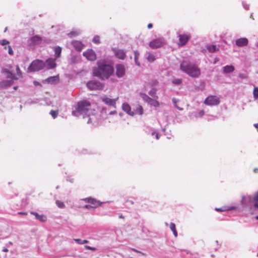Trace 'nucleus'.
I'll use <instances>...</instances> for the list:
<instances>
[{"label": "nucleus", "instance_id": "f257e3e1", "mask_svg": "<svg viewBox=\"0 0 258 258\" xmlns=\"http://www.w3.org/2000/svg\"><path fill=\"white\" fill-rule=\"evenodd\" d=\"M97 68L94 70L93 75L102 80H107L114 73V68L111 64L105 62H98Z\"/></svg>", "mask_w": 258, "mask_h": 258}, {"label": "nucleus", "instance_id": "f03ea898", "mask_svg": "<svg viewBox=\"0 0 258 258\" xmlns=\"http://www.w3.org/2000/svg\"><path fill=\"white\" fill-rule=\"evenodd\" d=\"M180 70L192 78H198L201 75V70L195 64L183 61L180 65Z\"/></svg>", "mask_w": 258, "mask_h": 258}, {"label": "nucleus", "instance_id": "7ed1b4c3", "mask_svg": "<svg viewBox=\"0 0 258 258\" xmlns=\"http://www.w3.org/2000/svg\"><path fill=\"white\" fill-rule=\"evenodd\" d=\"M88 204L83 208L85 209H95L102 205V203L92 197L85 198L82 200Z\"/></svg>", "mask_w": 258, "mask_h": 258}, {"label": "nucleus", "instance_id": "20e7f679", "mask_svg": "<svg viewBox=\"0 0 258 258\" xmlns=\"http://www.w3.org/2000/svg\"><path fill=\"white\" fill-rule=\"evenodd\" d=\"M45 63L43 61L39 59H36L33 60L28 70L29 72H36L40 71L44 68Z\"/></svg>", "mask_w": 258, "mask_h": 258}, {"label": "nucleus", "instance_id": "39448f33", "mask_svg": "<svg viewBox=\"0 0 258 258\" xmlns=\"http://www.w3.org/2000/svg\"><path fill=\"white\" fill-rule=\"evenodd\" d=\"M165 44V41L163 38H158L153 39L149 42V45L152 49H157L163 46Z\"/></svg>", "mask_w": 258, "mask_h": 258}, {"label": "nucleus", "instance_id": "423d86ee", "mask_svg": "<svg viewBox=\"0 0 258 258\" xmlns=\"http://www.w3.org/2000/svg\"><path fill=\"white\" fill-rule=\"evenodd\" d=\"M87 86L90 90H100L104 88V84L97 81H90L87 83Z\"/></svg>", "mask_w": 258, "mask_h": 258}, {"label": "nucleus", "instance_id": "0eeeda50", "mask_svg": "<svg viewBox=\"0 0 258 258\" xmlns=\"http://www.w3.org/2000/svg\"><path fill=\"white\" fill-rule=\"evenodd\" d=\"M91 106L90 103L86 100H83L79 102L78 103V106L76 108V111L78 112H84L85 113L86 111L88 110L89 108Z\"/></svg>", "mask_w": 258, "mask_h": 258}, {"label": "nucleus", "instance_id": "6e6552de", "mask_svg": "<svg viewBox=\"0 0 258 258\" xmlns=\"http://www.w3.org/2000/svg\"><path fill=\"white\" fill-rule=\"evenodd\" d=\"M204 103L210 106L217 105L220 103V98L216 96L210 95L206 98Z\"/></svg>", "mask_w": 258, "mask_h": 258}, {"label": "nucleus", "instance_id": "1a4fd4ad", "mask_svg": "<svg viewBox=\"0 0 258 258\" xmlns=\"http://www.w3.org/2000/svg\"><path fill=\"white\" fill-rule=\"evenodd\" d=\"M190 37L189 35L186 34L179 35V43H178V45L180 46L185 45L188 41Z\"/></svg>", "mask_w": 258, "mask_h": 258}, {"label": "nucleus", "instance_id": "9d476101", "mask_svg": "<svg viewBox=\"0 0 258 258\" xmlns=\"http://www.w3.org/2000/svg\"><path fill=\"white\" fill-rule=\"evenodd\" d=\"M83 55L89 60L94 61L96 59V54L92 49L84 52Z\"/></svg>", "mask_w": 258, "mask_h": 258}, {"label": "nucleus", "instance_id": "9b49d317", "mask_svg": "<svg viewBox=\"0 0 258 258\" xmlns=\"http://www.w3.org/2000/svg\"><path fill=\"white\" fill-rule=\"evenodd\" d=\"M16 71L17 74L16 75H14L12 73L9 72V71H7L6 72L8 74L7 77L10 79H12L14 80H17L19 78L22 77V73L18 66H16Z\"/></svg>", "mask_w": 258, "mask_h": 258}, {"label": "nucleus", "instance_id": "f8f14e48", "mask_svg": "<svg viewBox=\"0 0 258 258\" xmlns=\"http://www.w3.org/2000/svg\"><path fill=\"white\" fill-rule=\"evenodd\" d=\"M115 68L117 77L118 78L122 77L125 75V73L124 66L123 64H118L116 65Z\"/></svg>", "mask_w": 258, "mask_h": 258}, {"label": "nucleus", "instance_id": "ddd939ff", "mask_svg": "<svg viewBox=\"0 0 258 258\" xmlns=\"http://www.w3.org/2000/svg\"><path fill=\"white\" fill-rule=\"evenodd\" d=\"M42 38L41 37L36 35L31 38L30 40L29 45L31 47H34L36 45H38L41 43Z\"/></svg>", "mask_w": 258, "mask_h": 258}, {"label": "nucleus", "instance_id": "4468645a", "mask_svg": "<svg viewBox=\"0 0 258 258\" xmlns=\"http://www.w3.org/2000/svg\"><path fill=\"white\" fill-rule=\"evenodd\" d=\"M248 40L246 38H240L236 40V45L238 47H243L247 45Z\"/></svg>", "mask_w": 258, "mask_h": 258}, {"label": "nucleus", "instance_id": "2eb2a0df", "mask_svg": "<svg viewBox=\"0 0 258 258\" xmlns=\"http://www.w3.org/2000/svg\"><path fill=\"white\" fill-rule=\"evenodd\" d=\"M118 99L117 98L115 99H112L108 97H103L102 98V101L105 104L112 106H115L116 104V101Z\"/></svg>", "mask_w": 258, "mask_h": 258}, {"label": "nucleus", "instance_id": "dca6fc26", "mask_svg": "<svg viewBox=\"0 0 258 258\" xmlns=\"http://www.w3.org/2000/svg\"><path fill=\"white\" fill-rule=\"evenodd\" d=\"M158 98V96H155V97H153V98L150 97L147 103L154 107H159L160 106V103L157 100Z\"/></svg>", "mask_w": 258, "mask_h": 258}, {"label": "nucleus", "instance_id": "f3484780", "mask_svg": "<svg viewBox=\"0 0 258 258\" xmlns=\"http://www.w3.org/2000/svg\"><path fill=\"white\" fill-rule=\"evenodd\" d=\"M31 214L34 215L36 219L41 222H45L46 221V217L43 214L39 215L36 212H31Z\"/></svg>", "mask_w": 258, "mask_h": 258}, {"label": "nucleus", "instance_id": "a211bd4d", "mask_svg": "<svg viewBox=\"0 0 258 258\" xmlns=\"http://www.w3.org/2000/svg\"><path fill=\"white\" fill-rule=\"evenodd\" d=\"M46 64L48 66V68L50 69L54 68L56 66V64L55 62V59L51 58H48L46 60Z\"/></svg>", "mask_w": 258, "mask_h": 258}, {"label": "nucleus", "instance_id": "6ab92c4d", "mask_svg": "<svg viewBox=\"0 0 258 258\" xmlns=\"http://www.w3.org/2000/svg\"><path fill=\"white\" fill-rule=\"evenodd\" d=\"M115 56L121 59H123L125 56V53L122 50H116L115 51Z\"/></svg>", "mask_w": 258, "mask_h": 258}, {"label": "nucleus", "instance_id": "aec40b11", "mask_svg": "<svg viewBox=\"0 0 258 258\" xmlns=\"http://www.w3.org/2000/svg\"><path fill=\"white\" fill-rule=\"evenodd\" d=\"M122 109L124 111L126 112L128 114L131 115L133 116L134 114V113L131 111V107L127 103H123Z\"/></svg>", "mask_w": 258, "mask_h": 258}, {"label": "nucleus", "instance_id": "412c9836", "mask_svg": "<svg viewBox=\"0 0 258 258\" xmlns=\"http://www.w3.org/2000/svg\"><path fill=\"white\" fill-rule=\"evenodd\" d=\"M72 44L78 51H80L83 49V44L80 41L77 40L73 41Z\"/></svg>", "mask_w": 258, "mask_h": 258}, {"label": "nucleus", "instance_id": "4be33fe9", "mask_svg": "<svg viewBox=\"0 0 258 258\" xmlns=\"http://www.w3.org/2000/svg\"><path fill=\"white\" fill-rule=\"evenodd\" d=\"M234 71V68L233 66H226L223 68V71L225 73H229Z\"/></svg>", "mask_w": 258, "mask_h": 258}, {"label": "nucleus", "instance_id": "5701e85b", "mask_svg": "<svg viewBox=\"0 0 258 258\" xmlns=\"http://www.w3.org/2000/svg\"><path fill=\"white\" fill-rule=\"evenodd\" d=\"M54 51L55 52V56L56 58H58L60 56L61 53V48L59 46L54 47Z\"/></svg>", "mask_w": 258, "mask_h": 258}, {"label": "nucleus", "instance_id": "b1692460", "mask_svg": "<svg viewBox=\"0 0 258 258\" xmlns=\"http://www.w3.org/2000/svg\"><path fill=\"white\" fill-rule=\"evenodd\" d=\"M13 82L11 81H4L0 83V86L1 87L5 88L12 85Z\"/></svg>", "mask_w": 258, "mask_h": 258}, {"label": "nucleus", "instance_id": "393cba45", "mask_svg": "<svg viewBox=\"0 0 258 258\" xmlns=\"http://www.w3.org/2000/svg\"><path fill=\"white\" fill-rule=\"evenodd\" d=\"M207 48L210 52L212 53L217 51L219 50V49L217 47L216 45H208L207 46Z\"/></svg>", "mask_w": 258, "mask_h": 258}, {"label": "nucleus", "instance_id": "a878e982", "mask_svg": "<svg viewBox=\"0 0 258 258\" xmlns=\"http://www.w3.org/2000/svg\"><path fill=\"white\" fill-rule=\"evenodd\" d=\"M170 228L171 230L172 231L174 236L176 237L178 234L176 230L175 225L173 223H171L170 224Z\"/></svg>", "mask_w": 258, "mask_h": 258}, {"label": "nucleus", "instance_id": "bb28decb", "mask_svg": "<svg viewBox=\"0 0 258 258\" xmlns=\"http://www.w3.org/2000/svg\"><path fill=\"white\" fill-rule=\"evenodd\" d=\"M147 59L149 62H153L155 60L156 58L153 54L149 53Z\"/></svg>", "mask_w": 258, "mask_h": 258}, {"label": "nucleus", "instance_id": "cd10ccee", "mask_svg": "<svg viewBox=\"0 0 258 258\" xmlns=\"http://www.w3.org/2000/svg\"><path fill=\"white\" fill-rule=\"evenodd\" d=\"M139 56V52L138 51H134V58L135 63L138 65L140 66V63L138 61V57Z\"/></svg>", "mask_w": 258, "mask_h": 258}, {"label": "nucleus", "instance_id": "c85d7f7f", "mask_svg": "<svg viewBox=\"0 0 258 258\" xmlns=\"http://www.w3.org/2000/svg\"><path fill=\"white\" fill-rule=\"evenodd\" d=\"M182 82L181 79H175L172 81V83L175 85H179L182 83Z\"/></svg>", "mask_w": 258, "mask_h": 258}, {"label": "nucleus", "instance_id": "c756f323", "mask_svg": "<svg viewBox=\"0 0 258 258\" xmlns=\"http://www.w3.org/2000/svg\"><path fill=\"white\" fill-rule=\"evenodd\" d=\"M143 113V107L140 106L138 105V107L136 108V113H138L139 115H142Z\"/></svg>", "mask_w": 258, "mask_h": 258}, {"label": "nucleus", "instance_id": "7c9ffc66", "mask_svg": "<svg viewBox=\"0 0 258 258\" xmlns=\"http://www.w3.org/2000/svg\"><path fill=\"white\" fill-rule=\"evenodd\" d=\"M50 114L52 116L53 118H55L58 114V110H51L50 111Z\"/></svg>", "mask_w": 258, "mask_h": 258}, {"label": "nucleus", "instance_id": "2f4dec72", "mask_svg": "<svg viewBox=\"0 0 258 258\" xmlns=\"http://www.w3.org/2000/svg\"><path fill=\"white\" fill-rule=\"evenodd\" d=\"M253 97L255 99H257L258 98V88L254 87L253 91Z\"/></svg>", "mask_w": 258, "mask_h": 258}, {"label": "nucleus", "instance_id": "473e14b6", "mask_svg": "<svg viewBox=\"0 0 258 258\" xmlns=\"http://www.w3.org/2000/svg\"><path fill=\"white\" fill-rule=\"evenodd\" d=\"M55 203L57 207L59 208H63L65 207L64 203L60 201L57 200Z\"/></svg>", "mask_w": 258, "mask_h": 258}, {"label": "nucleus", "instance_id": "72a5a7b5", "mask_svg": "<svg viewBox=\"0 0 258 258\" xmlns=\"http://www.w3.org/2000/svg\"><path fill=\"white\" fill-rule=\"evenodd\" d=\"M232 208H227L226 207H222L220 208H216L215 210L218 212H223V211H226L228 210H231Z\"/></svg>", "mask_w": 258, "mask_h": 258}, {"label": "nucleus", "instance_id": "f704fd0d", "mask_svg": "<svg viewBox=\"0 0 258 258\" xmlns=\"http://www.w3.org/2000/svg\"><path fill=\"white\" fill-rule=\"evenodd\" d=\"M156 94V89L155 88H153L149 92V94L153 97H155V96Z\"/></svg>", "mask_w": 258, "mask_h": 258}, {"label": "nucleus", "instance_id": "c9c22d12", "mask_svg": "<svg viewBox=\"0 0 258 258\" xmlns=\"http://www.w3.org/2000/svg\"><path fill=\"white\" fill-rule=\"evenodd\" d=\"M253 201L254 202V206L258 209V194L253 197Z\"/></svg>", "mask_w": 258, "mask_h": 258}, {"label": "nucleus", "instance_id": "e433bc0d", "mask_svg": "<svg viewBox=\"0 0 258 258\" xmlns=\"http://www.w3.org/2000/svg\"><path fill=\"white\" fill-rule=\"evenodd\" d=\"M141 96L142 97V98L145 100L147 102H148V101L149 100V99H150V97H149L147 95H146V94L145 93H141Z\"/></svg>", "mask_w": 258, "mask_h": 258}, {"label": "nucleus", "instance_id": "4c0bfd02", "mask_svg": "<svg viewBox=\"0 0 258 258\" xmlns=\"http://www.w3.org/2000/svg\"><path fill=\"white\" fill-rule=\"evenodd\" d=\"M10 42L6 40V39H3L0 41V44L3 46H6L7 45L9 44Z\"/></svg>", "mask_w": 258, "mask_h": 258}, {"label": "nucleus", "instance_id": "58836bf2", "mask_svg": "<svg viewBox=\"0 0 258 258\" xmlns=\"http://www.w3.org/2000/svg\"><path fill=\"white\" fill-rule=\"evenodd\" d=\"M93 42L95 43L98 44L100 43V37L98 36H95L93 39Z\"/></svg>", "mask_w": 258, "mask_h": 258}, {"label": "nucleus", "instance_id": "ea45409f", "mask_svg": "<svg viewBox=\"0 0 258 258\" xmlns=\"http://www.w3.org/2000/svg\"><path fill=\"white\" fill-rule=\"evenodd\" d=\"M8 53L10 55H13L14 54L13 49L11 46L9 45L8 46Z\"/></svg>", "mask_w": 258, "mask_h": 258}, {"label": "nucleus", "instance_id": "a19ab883", "mask_svg": "<svg viewBox=\"0 0 258 258\" xmlns=\"http://www.w3.org/2000/svg\"><path fill=\"white\" fill-rule=\"evenodd\" d=\"M85 248L87 249L91 250L93 251H95L96 249V248L95 247H93L90 246L89 245H85Z\"/></svg>", "mask_w": 258, "mask_h": 258}, {"label": "nucleus", "instance_id": "79ce46f5", "mask_svg": "<svg viewBox=\"0 0 258 258\" xmlns=\"http://www.w3.org/2000/svg\"><path fill=\"white\" fill-rule=\"evenodd\" d=\"M57 78L56 77H51L48 78V81L49 82H52L56 80Z\"/></svg>", "mask_w": 258, "mask_h": 258}, {"label": "nucleus", "instance_id": "37998d69", "mask_svg": "<svg viewBox=\"0 0 258 258\" xmlns=\"http://www.w3.org/2000/svg\"><path fill=\"white\" fill-rule=\"evenodd\" d=\"M78 34H79V33L78 32L72 31L69 34V35L72 36H76V35H78Z\"/></svg>", "mask_w": 258, "mask_h": 258}, {"label": "nucleus", "instance_id": "c03bdc74", "mask_svg": "<svg viewBox=\"0 0 258 258\" xmlns=\"http://www.w3.org/2000/svg\"><path fill=\"white\" fill-rule=\"evenodd\" d=\"M152 135L153 136L155 135V138H156V139H157V140H158V139H159V134H158V133H156V132H153V133H152Z\"/></svg>", "mask_w": 258, "mask_h": 258}, {"label": "nucleus", "instance_id": "a18cd8bd", "mask_svg": "<svg viewBox=\"0 0 258 258\" xmlns=\"http://www.w3.org/2000/svg\"><path fill=\"white\" fill-rule=\"evenodd\" d=\"M74 240L78 244H82L83 240L81 239H75Z\"/></svg>", "mask_w": 258, "mask_h": 258}, {"label": "nucleus", "instance_id": "49530a36", "mask_svg": "<svg viewBox=\"0 0 258 258\" xmlns=\"http://www.w3.org/2000/svg\"><path fill=\"white\" fill-rule=\"evenodd\" d=\"M239 77L240 78H241V79H246V76L245 74H240L239 75Z\"/></svg>", "mask_w": 258, "mask_h": 258}, {"label": "nucleus", "instance_id": "de8ad7c7", "mask_svg": "<svg viewBox=\"0 0 258 258\" xmlns=\"http://www.w3.org/2000/svg\"><path fill=\"white\" fill-rule=\"evenodd\" d=\"M199 114L200 116H203L204 114V111L201 110V111L199 112Z\"/></svg>", "mask_w": 258, "mask_h": 258}, {"label": "nucleus", "instance_id": "09e8293b", "mask_svg": "<svg viewBox=\"0 0 258 258\" xmlns=\"http://www.w3.org/2000/svg\"><path fill=\"white\" fill-rule=\"evenodd\" d=\"M147 27L148 29H151L153 27V24L152 23H149L148 24Z\"/></svg>", "mask_w": 258, "mask_h": 258}, {"label": "nucleus", "instance_id": "8fccbe9b", "mask_svg": "<svg viewBox=\"0 0 258 258\" xmlns=\"http://www.w3.org/2000/svg\"><path fill=\"white\" fill-rule=\"evenodd\" d=\"M172 101L175 105H176V103L178 102V101L175 98H173Z\"/></svg>", "mask_w": 258, "mask_h": 258}, {"label": "nucleus", "instance_id": "3c124183", "mask_svg": "<svg viewBox=\"0 0 258 258\" xmlns=\"http://www.w3.org/2000/svg\"><path fill=\"white\" fill-rule=\"evenodd\" d=\"M88 242H89L88 240H84L82 241V244H84V243H87Z\"/></svg>", "mask_w": 258, "mask_h": 258}, {"label": "nucleus", "instance_id": "603ef678", "mask_svg": "<svg viewBox=\"0 0 258 258\" xmlns=\"http://www.w3.org/2000/svg\"><path fill=\"white\" fill-rule=\"evenodd\" d=\"M132 250L134 251H135V252H139V253L140 252L139 251H138L137 249H135L134 248H132Z\"/></svg>", "mask_w": 258, "mask_h": 258}, {"label": "nucleus", "instance_id": "864d4df0", "mask_svg": "<svg viewBox=\"0 0 258 258\" xmlns=\"http://www.w3.org/2000/svg\"><path fill=\"white\" fill-rule=\"evenodd\" d=\"M157 81L155 80L153 82V85H156L157 84Z\"/></svg>", "mask_w": 258, "mask_h": 258}, {"label": "nucleus", "instance_id": "5fc2aeb1", "mask_svg": "<svg viewBox=\"0 0 258 258\" xmlns=\"http://www.w3.org/2000/svg\"><path fill=\"white\" fill-rule=\"evenodd\" d=\"M254 126L256 128H258V123H255V124H254Z\"/></svg>", "mask_w": 258, "mask_h": 258}, {"label": "nucleus", "instance_id": "6e6d98bb", "mask_svg": "<svg viewBox=\"0 0 258 258\" xmlns=\"http://www.w3.org/2000/svg\"><path fill=\"white\" fill-rule=\"evenodd\" d=\"M19 214H22V215H26V213H23V212H19Z\"/></svg>", "mask_w": 258, "mask_h": 258}, {"label": "nucleus", "instance_id": "4d7b16f0", "mask_svg": "<svg viewBox=\"0 0 258 258\" xmlns=\"http://www.w3.org/2000/svg\"><path fill=\"white\" fill-rule=\"evenodd\" d=\"M3 250L5 252H7L8 251V249L7 248H5Z\"/></svg>", "mask_w": 258, "mask_h": 258}, {"label": "nucleus", "instance_id": "13d9d810", "mask_svg": "<svg viewBox=\"0 0 258 258\" xmlns=\"http://www.w3.org/2000/svg\"><path fill=\"white\" fill-rule=\"evenodd\" d=\"M4 48H5L6 50V49H8V46H5V47H4Z\"/></svg>", "mask_w": 258, "mask_h": 258}, {"label": "nucleus", "instance_id": "bf43d9fd", "mask_svg": "<svg viewBox=\"0 0 258 258\" xmlns=\"http://www.w3.org/2000/svg\"><path fill=\"white\" fill-rule=\"evenodd\" d=\"M14 90H17V87H14Z\"/></svg>", "mask_w": 258, "mask_h": 258}, {"label": "nucleus", "instance_id": "052dcab7", "mask_svg": "<svg viewBox=\"0 0 258 258\" xmlns=\"http://www.w3.org/2000/svg\"><path fill=\"white\" fill-rule=\"evenodd\" d=\"M130 202H131V203L132 204H133L134 203V202H133V201H130Z\"/></svg>", "mask_w": 258, "mask_h": 258}, {"label": "nucleus", "instance_id": "680f3d73", "mask_svg": "<svg viewBox=\"0 0 258 258\" xmlns=\"http://www.w3.org/2000/svg\"><path fill=\"white\" fill-rule=\"evenodd\" d=\"M256 219L258 220V216L256 217Z\"/></svg>", "mask_w": 258, "mask_h": 258}]
</instances>
